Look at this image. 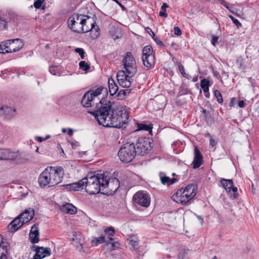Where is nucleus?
Masks as SVG:
<instances>
[{
    "mask_svg": "<svg viewBox=\"0 0 259 259\" xmlns=\"http://www.w3.org/2000/svg\"><path fill=\"white\" fill-rule=\"evenodd\" d=\"M64 175V169L60 166H48L39 175L38 182L43 188L55 186L62 181Z\"/></svg>",
    "mask_w": 259,
    "mask_h": 259,
    "instance_id": "f257e3e1",
    "label": "nucleus"
},
{
    "mask_svg": "<svg viewBox=\"0 0 259 259\" xmlns=\"http://www.w3.org/2000/svg\"><path fill=\"white\" fill-rule=\"evenodd\" d=\"M110 112L105 116L99 118L98 121L99 124L105 127H115L119 128L128 122V114L126 112L112 108Z\"/></svg>",
    "mask_w": 259,
    "mask_h": 259,
    "instance_id": "f03ea898",
    "label": "nucleus"
},
{
    "mask_svg": "<svg viewBox=\"0 0 259 259\" xmlns=\"http://www.w3.org/2000/svg\"><path fill=\"white\" fill-rule=\"evenodd\" d=\"M105 95L103 97L98 103H96V105L92 110H88V112L93 115L96 120L99 118L108 115L112 110V105L114 102L111 101L112 98L107 101L108 96V91L105 93Z\"/></svg>",
    "mask_w": 259,
    "mask_h": 259,
    "instance_id": "7ed1b4c3",
    "label": "nucleus"
},
{
    "mask_svg": "<svg viewBox=\"0 0 259 259\" xmlns=\"http://www.w3.org/2000/svg\"><path fill=\"white\" fill-rule=\"evenodd\" d=\"M104 173L101 171L98 172L88 178V182L86 183L85 191L90 194H96L99 193L101 190H104Z\"/></svg>",
    "mask_w": 259,
    "mask_h": 259,
    "instance_id": "20e7f679",
    "label": "nucleus"
},
{
    "mask_svg": "<svg viewBox=\"0 0 259 259\" xmlns=\"http://www.w3.org/2000/svg\"><path fill=\"white\" fill-rule=\"evenodd\" d=\"M136 146L132 143H126L122 145L118 152L119 159L124 163L131 162L136 157Z\"/></svg>",
    "mask_w": 259,
    "mask_h": 259,
    "instance_id": "39448f33",
    "label": "nucleus"
},
{
    "mask_svg": "<svg viewBox=\"0 0 259 259\" xmlns=\"http://www.w3.org/2000/svg\"><path fill=\"white\" fill-rule=\"evenodd\" d=\"M0 160H9L15 164L23 163L27 160L19 151L10 149H0Z\"/></svg>",
    "mask_w": 259,
    "mask_h": 259,
    "instance_id": "423d86ee",
    "label": "nucleus"
},
{
    "mask_svg": "<svg viewBox=\"0 0 259 259\" xmlns=\"http://www.w3.org/2000/svg\"><path fill=\"white\" fill-rule=\"evenodd\" d=\"M97 19V16L95 14H93V21L92 22H90L91 28L87 27L85 29H83V26H81L79 22H75V19H71V17H70L68 21V27L74 32L77 33H84L92 31L96 26H97L96 24Z\"/></svg>",
    "mask_w": 259,
    "mask_h": 259,
    "instance_id": "0eeeda50",
    "label": "nucleus"
},
{
    "mask_svg": "<svg viewBox=\"0 0 259 259\" xmlns=\"http://www.w3.org/2000/svg\"><path fill=\"white\" fill-rule=\"evenodd\" d=\"M151 141L153 142L152 139L149 138H139L135 145L137 155L144 156L147 154L152 148Z\"/></svg>",
    "mask_w": 259,
    "mask_h": 259,
    "instance_id": "6e6552de",
    "label": "nucleus"
},
{
    "mask_svg": "<svg viewBox=\"0 0 259 259\" xmlns=\"http://www.w3.org/2000/svg\"><path fill=\"white\" fill-rule=\"evenodd\" d=\"M23 46L20 39H10L4 45H0V53L6 54L19 51Z\"/></svg>",
    "mask_w": 259,
    "mask_h": 259,
    "instance_id": "1a4fd4ad",
    "label": "nucleus"
},
{
    "mask_svg": "<svg viewBox=\"0 0 259 259\" xmlns=\"http://www.w3.org/2000/svg\"><path fill=\"white\" fill-rule=\"evenodd\" d=\"M122 62L124 68L127 74L134 75L137 73V69L135 65L136 61L131 52L126 53Z\"/></svg>",
    "mask_w": 259,
    "mask_h": 259,
    "instance_id": "9d476101",
    "label": "nucleus"
},
{
    "mask_svg": "<svg viewBox=\"0 0 259 259\" xmlns=\"http://www.w3.org/2000/svg\"><path fill=\"white\" fill-rule=\"evenodd\" d=\"M105 180L104 182V189L106 188V194L109 195L113 194L115 193L120 186L119 180L116 178L109 179L104 175Z\"/></svg>",
    "mask_w": 259,
    "mask_h": 259,
    "instance_id": "9b49d317",
    "label": "nucleus"
},
{
    "mask_svg": "<svg viewBox=\"0 0 259 259\" xmlns=\"http://www.w3.org/2000/svg\"><path fill=\"white\" fill-rule=\"evenodd\" d=\"M133 201L138 205L144 207H147L150 204L151 199L147 193L138 192L134 194Z\"/></svg>",
    "mask_w": 259,
    "mask_h": 259,
    "instance_id": "f8f14e48",
    "label": "nucleus"
},
{
    "mask_svg": "<svg viewBox=\"0 0 259 259\" xmlns=\"http://www.w3.org/2000/svg\"><path fill=\"white\" fill-rule=\"evenodd\" d=\"M31 248L32 251L35 252L33 258L31 259H42L51 254V249L49 247H44L32 245Z\"/></svg>",
    "mask_w": 259,
    "mask_h": 259,
    "instance_id": "ddd939ff",
    "label": "nucleus"
},
{
    "mask_svg": "<svg viewBox=\"0 0 259 259\" xmlns=\"http://www.w3.org/2000/svg\"><path fill=\"white\" fill-rule=\"evenodd\" d=\"M126 70H119L116 74V78L119 84L123 88H130V83L127 81L128 75Z\"/></svg>",
    "mask_w": 259,
    "mask_h": 259,
    "instance_id": "4468645a",
    "label": "nucleus"
},
{
    "mask_svg": "<svg viewBox=\"0 0 259 259\" xmlns=\"http://www.w3.org/2000/svg\"><path fill=\"white\" fill-rule=\"evenodd\" d=\"M203 156L200 150L197 147L194 149V157L192 165L194 169L199 168L203 163Z\"/></svg>",
    "mask_w": 259,
    "mask_h": 259,
    "instance_id": "2eb2a0df",
    "label": "nucleus"
},
{
    "mask_svg": "<svg viewBox=\"0 0 259 259\" xmlns=\"http://www.w3.org/2000/svg\"><path fill=\"white\" fill-rule=\"evenodd\" d=\"M95 98L91 95L90 92H86L82 97L81 101V105L86 108H90L94 106Z\"/></svg>",
    "mask_w": 259,
    "mask_h": 259,
    "instance_id": "dca6fc26",
    "label": "nucleus"
},
{
    "mask_svg": "<svg viewBox=\"0 0 259 259\" xmlns=\"http://www.w3.org/2000/svg\"><path fill=\"white\" fill-rule=\"evenodd\" d=\"M15 109L12 107L4 106L0 107V115L9 119L14 116Z\"/></svg>",
    "mask_w": 259,
    "mask_h": 259,
    "instance_id": "f3484780",
    "label": "nucleus"
},
{
    "mask_svg": "<svg viewBox=\"0 0 259 259\" xmlns=\"http://www.w3.org/2000/svg\"><path fill=\"white\" fill-rule=\"evenodd\" d=\"M34 215V210L33 208H29L25 209L23 212L20 214L18 216L25 223L30 221L33 218Z\"/></svg>",
    "mask_w": 259,
    "mask_h": 259,
    "instance_id": "a211bd4d",
    "label": "nucleus"
},
{
    "mask_svg": "<svg viewBox=\"0 0 259 259\" xmlns=\"http://www.w3.org/2000/svg\"><path fill=\"white\" fill-rule=\"evenodd\" d=\"M108 83L110 97H113L114 98L115 96L118 91V87L112 77L109 78Z\"/></svg>",
    "mask_w": 259,
    "mask_h": 259,
    "instance_id": "6ab92c4d",
    "label": "nucleus"
},
{
    "mask_svg": "<svg viewBox=\"0 0 259 259\" xmlns=\"http://www.w3.org/2000/svg\"><path fill=\"white\" fill-rule=\"evenodd\" d=\"M60 210L62 212L70 214H74L77 212L76 208L73 205L69 203L62 205L60 207Z\"/></svg>",
    "mask_w": 259,
    "mask_h": 259,
    "instance_id": "aec40b11",
    "label": "nucleus"
},
{
    "mask_svg": "<svg viewBox=\"0 0 259 259\" xmlns=\"http://www.w3.org/2000/svg\"><path fill=\"white\" fill-rule=\"evenodd\" d=\"M143 63L148 69L153 68L155 65V56L142 57Z\"/></svg>",
    "mask_w": 259,
    "mask_h": 259,
    "instance_id": "412c9836",
    "label": "nucleus"
},
{
    "mask_svg": "<svg viewBox=\"0 0 259 259\" xmlns=\"http://www.w3.org/2000/svg\"><path fill=\"white\" fill-rule=\"evenodd\" d=\"M120 244L117 241H115L112 237H108L106 241L105 245L107 247V250L111 251L119 247Z\"/></svg>",
    "mask_w": 259,
    "mask_h": 259,
    "instance_id": "4be33fe9",
    "label": "nucleus"
},
{
    "mask_svg": "<svg viewBox=\"0 0 259 259\" xmlns=\"http://www.w3.org/2000/svg\"><path fill=\"white\" fill-rule=\"evenodd\" d=\"M137 129L136 131H148L150 134H152L153 125L151 123L147 124L146 122L137 123Z\"/></svg>",
    "mask_w": 259,
    "mask_h": 259,
    "instance_id": "5701e85b",
    "label": "nucleus"
},
{
    "mask_svg": "<svg viewBox=\"0 0 259 259\" xmlns=\"http://www.w3.org/2000/svg\"><path fill=\"white\" fill-rule=\"evenodd\" d=\"M96 87V86L94 88H92L89 91H88V92H90L91 95L93 96L95 98L100 95L102 92L105 93L108 91L107 88L103 86L100 85V87H98L96 89H94Z\"/></svg>",
    "mask_w": 259,
    "mask_h": 259,
    "instance_id": "b1692460",
    "label": "nucleus"
},
{
    "mask_svg": "<svg viewBox=\"0 0 259 259\" xmlns=\"http://www.w3.org/2000/svg\"><path fill=\"white\" fill-rule=\"evenodd\" d=\"M131 89H125L121 90L115 96L114 98L117 100H122L125 99L127 96L129 95L131 92Z\"/></svg>",
    "mask_w": 259,
    "mask_h": 259,
    "instance_id": "393cba45",
    "label": "nucleus"
},
{
    "mask_svg": "<svg viewBox=\"0 0 259 259\" xmlns=\"http://www.w3.org/2000/svg\"><path fill=\"white\" fill-rule=\"evenodd\" d=\"M220 183L221 186L226 190L227 192L229 189L231 188L233 186V182L231 179H226L222 178L220 180Z\"/></svg>",
    "mask_w": 259,
    "mask_h": 259,
    "instance_id": "a878e982",
    "label": "nucleus"
},
{
    "mask_svg": "<svg viewBox=\"0 0 259 259\" xmlns=\"http://www.w3.org/2000/svg\"><path fill=\"white\" fill-rule=\"evenodd\" d=\"M87 182L88 177H85L77 182L73 183L74 187H75V191L82 190L83 187L86 185V183Z\"/></svg>",
    "mask_w": 259,
    "mask_h": 259,
    "instance_id": "bb28decb",
    "label": "nucleus"
},
{
    "mask_svg": "<svg viewBox=\"0 0 259 259\" xmlns=\"http://www.w3.org/2000/svg\"><path fill=\"white\" fill-rule=\"evenodd\" d=\"M197 185L195 184H190L186 186L185 188H183V192L190 195L191 193L194 192L197 194Z\"/></svg>",
    "mask_w": 259,
    "mask_h": 259,
    "instance_id": "cd10ccee",
    "label": "nucleus"
},
{
    "mask_svg": "<svg viewBox=\"0 0 259 259\" xmlns=\"http://www.w3.org/2000/svg\"><path fill=\"white\" fill-rule=\"evenodd\" d=\"M160 180L163 185H167L168 186L172 185L178 181V179L176 178H173L171 179L166 176L160 177Z\"/></svg>",
    "mask_w": 259,
    "mask_h": 259,
    "instance_id": "c85d7f7f",
    "label": "nucleus"
},
{
    "mask_svg": "<svg viewBox=\"0 0 259 259\" xmlns=\"http://www.w3.org/2000/svg\"><path fill=\"white\" fill-rule=\"evenodd\" d=\"M185 194L184 196L182 197V199L181 201V204L183 205H187L189 204V201L192 199L196 195V193L192 192L191 194L190 193V195L184 193Z\"/></svg>",
    "mask_w": 259,
    "mask_h": 259,
    "instance_id": "c756f323",
    "label": "nucleus"
},
{
    "mask_svg": "<svg viewBox=\"0 0 259 259\" xmlns=\"http://www.w3.org/2000/svg\"><path fill=\"white\" fill-rule=\"evenodd\" d=\"M150 56H155L153 53V48L151 46L147 45L144 47L142 50V57H146Z\"/></svg>",
    "mask_w": 259,
    "mask_h": 259,
    "instance_id": "7c9ffc66",
    "label": "nucleus"
},
{
    "mask_svg": "<svg viewBox=\"0 0 259 259\" xmlns=\"http://www.w3.org/2000/svg\"><path fill=\"white\" fill-rule=\"evenodd\" d=\"M18 220V218H15L9 224L8 229L11 233L16 232L20 228V226H18L16 224Z\"/></svg>",
    "mask_w": 259,
    "mask_h": 259,
    "instance_id": "2f4dec72",
    "label": "nucleus"
},
{
    "mask_svg": "<svg viewBox=\"0 0 259 259\" xmlns=\"http://www.w3.org/2000/svg\"><path fill=\"white\" fill-rule=\"evenodd\" d=\"M82 238V235L80 232H73L72 237L71 239L72 241L75 242L77 244L82 245L80 242Z\"/></svg>",
    "mask_w": 259,
    "mask_h": 259,
    "instance_id": "473e14b6",
    "label": "nucleus"
},
{
    "mask_svg": "<svg viewBox=\"0 0 259 259\" xmlns=\"http://www.w3.org/2000/svg\"><path fill=\"white\" fill-rule=\"evenodd\" d=\"M227 193L230 195V198L232 199H236L239 197L238 189L236 187L232 186L231 188L227 190Z\"/></svg>",
    "mask_w": 259,
    "mask_h": 259,
    "instance_id": "72a5a7b5",
    "label": "nucleus"
},
{
    "mask_svg": "<svg viewBox=\"0 0 259 259\" xmlns=\"http://www.w3.org/2000/svg\"><path fill=\"white\" fill-rule=\"evenodd\" d=\"M106 240L104 235H102L100 237H94L92 239L91 243L94 246H98L99 244L105 242L106 243Z\"/></svg>",
    "mask_w": 259,
    "mask_h": 259,
    "instance_id": "f704fd0d",
    "label": "nucleus"
},
{
    "mask_svg": "<svg viewBox=\"0 0 259 259\" xmlns=\"http://www.w3.org/2000/svg\"><path fill=\"white\" fill-rule=\"evenodd\" d=\"M79 69L84 71L87 73L91 69L90 64L86 62L85 61H81L79 62Z\"/></svg>",
    "mask_w": 259,
    "mask_h": 259,
    "instance_id": "c9c22d12",
    "label": "nucleus"
},
{
    "mask_svg": "<svg viewBox=\"0 0 259 259\" xmlns=\"http://www.w3.org/2000/svg\"><path fill=\"white\" fill-rule=\"evenodd\" d=\"M83 16L87 17V19L81 18L79 22L80 23L81 26H83V29H85V25L87 24V23H88L89 24H90V22H92L93 16L88 15H85Z\"/></svg>",
    "mask_w": 259,
    "mask_h": 259,
    "instance_id": "e433bc0d",
    "label": "nucleus"
},
{
    "mask_svg": "<svg viewBox=\"0 0 259 259\" xmlns=\"http://www.w3.org/2000/svg\"><path fill=\"white\" fill-rule=\"evenodd\" d=\"M177 64L178 65L179 70L182 76L187 79H189L190 76L188 74L185 72L184 67L181 64L180 62H177Z\"/></svg>",
    "mask_w": 259,
    "mask_h": 259,
    "instance_id": "4c0bfd02",
    "label": "nucleus"
},
{
    "mask_svg": "<svg viewBox=\"0 0 259 259\" xmlns=\"http://www.w3.org/2000/svg\"><path fill=\"white\" fill-rule=\"evenodd\" d=\"M168 7V5L166 3H163L161 7V11L159 12V16L161 17H163L164 18H166L168 16L167 14L166 13V8Z\"/></svg>",
    "mask_w": 259,
    "mask_h": 259,
    "instance_id": "58836bf2",
    "label": "nucleus"
},
{
    "mask_svg": "<svg viewBox=\"0 0 259 259\" xmlns=\"http://www.w3.org/2000/svg\"><path fill=\"white\" fill-rule=\"evenodd\" d=\"M204 119L206 124L210 126L214 121V118L212 116L210 113L204 115Z\"/></svg>",
    "mask_w": 259,
    "mask_h": 259,
    "instance_id": "ea45409f",
    "label": "nucleus"
},
{
    "mask_svg": "<svg viewBox=\"0 0 259 259\" xmlns=\"http://www.w3.org/2000/svg\"><path fill=\"white\" fill-rule=\"evenodd\" d=\"M189 90L187 88H186L184 85L182 84L180 87L178 95L183 96L187 95L189 94Z\"/></svg>",
    "mask_w": 259,
    "mask_h": 259,
    "instance_id": "a19ab883",
    "label": "nucleus"
},
{
    "mask_svg": "<svg viewBox=\"0 0 259 259\" xmlns=\"http://www.w3.org/2000/svg\"><path fill=\"white\" fill-rule=\"evenodd\" d=\"M29 238L30 240V241L34 245L36 243H37L39 241V235L38 234H32V235H29Z\"/></svg>",
    "mask_w": 259,
    "mask_h": 259,
    "instance_id": "79ce46f5",
    "label": "nucleus"
},
{
    "mask_svg": "<svg viewBox=\"0 0 259 259\" xmlns=\"http://www.w3.org/2000/svg\"><path fill=\"white\" fill-rule=\"evenodd\" d=\"M114 228L112 227H109L104 230V233L108 235V237H112L115 234Z\"/></svg>",
    "mask_w": 259,
    "mask_h": 259,
    "instance_id": "37998d69",
    "label": "nucleus"
},
{
    "mask_svg": "<svg viewBox=\"0 0 259 259\" xmlns=\"http://www.w3.org/2000/svg\"><path fill=\"white\" fill-rule=\"evenodd\" d=\"M213 93H214V96L215 97V98L217 99L218 103L220 104L223 103V97H222L221 92L219 90H215L214 91Z\"/></svg>",
    "mask_w": 259,
    "mask_h": 259,
    "instance_id": "c03bdc74",
    "label": "nucleus"
},
{
    "mask_svg": "<svg viewBox=\"0 0 259 259\" xmlns=\"http://www.w3.org/2000/svg\"><path fill=\"white\" fill-rule=\"evenodd\" d=\"M211 85L209 80L207 78H203L200 81V87L201 89L209 88Z\"/></svg>",
    "mask_w": 259,
    "mask_h": 259,
    "instance_id": "a18cd8bd",
    "label": "nucleus"
},
{
    "mask_svg": "<svg viewBox=\"0 0 259 259\" xmlns=\"http://www.w3.org/2000/svg\"><path fill=\"white\" fill-rule=\"evenodd\" d=\"M183 188H181L177 190V191L173 194L172 196V198L174 199V200L176 201L178 200L179 199V198H180L181 196L182 195V194L184 193L183 192Z\"/></svg>",
    "mask_w": 259,
    "mask_h": 259,
    "instance_id": "49530a36",
    "label": "nucleus"
},
{
    "mask_svg": "<svg viewBox=\"0 0 259 259\" xmlns=\"http://www.w3.org/2000/svg\"><path fill=\"white\" fill-rule=\"evenodd\" d=\"M49 71L53 75L60 76L61 75L60 71L58 70L56 66H52L49 68Z\"/></svg>",
    "mask_w": 259,
    "mask_h": 259,
    "instance_id": "de8ad7c7",
    "label": "nucleus"
},
{
    "mask_svg": "<svg viewBox=\"0 0 259 259\" xmlns=\"http://www.w3.org/2000/svg\"><path fill=\"white\" fill-rule=\"evenodd\" d=\"M34 234L39 235L38 224H34L31 228L29 235H32Z\"/></svg>",
    "mask_w": 259,
    "mask_h": 259,
    "instance_id": "09e8293b",
    "label": "nucleus"
},
{
    "mask_svg": "<svg viewBox=\"0 0 259 259\" xmlns=\"http://www.w3.org/2000/svg\"><path fill=\"white\" fill-rule=\"evenodd\" d=\"M8 22L4 18L0 17V30L7 28Z\"/></svg>",
    "mask_w": 259,
    "mask_h": 259,
    "instance_id": "8fccbe9b",
    "label": "nucleus"
},
{
    "mask_svg": "<svg viewBox=\"0 0 259 259\" xmlns=\"http://www.w3.org/2000/svg\"><path fill=\"white\" fill-rule=\"evenodd\" d=\"M0 243H1L0 247L2 246V248L3 250V251H1V253H4L6 256H7V254L8 253V243L7 242H6V243L5 244L3 241H2Z\"/></svg>",
    "mask_w": 259,
    "mask_h": 259,
    "instance_id": "3c124183",
    "label": "nucleus"
},
{
    "mask_svg": "<svg viewBox=\"0 0 259 259\" xmlns=\"http://www.w3.org/2000/svg\"><path fill=\"white\" fill-rule=\"evenodd\" d=\"M74 52L79 55L81 59H83L85 58V52L83 49L80 48H75Z\"/></svg>",
    "mask_w": 259,
    "mask_h": 259,
    "instance_id": "603ef678",
    "label": "nucleus"
},
{
    "mask_svg": "<svg viewBox=\"0 0 259 259\" xmlns=\"http://www.w3.org/2000/svg\"><path fill=\"white\" fill-rule=\"evenodd\" d=\"M138 242L133 239H130L129 240V244L132 247L134 250L138 249Z\"/></svg>",
    "mask_w": 259,
    "mask_h": 259,
    "instance_id": "864d4df0",
    "label": "nucleus"
},
{
    "mask_svg": "<svg viewBox=\"0 0 259 259\" xmlns=\"http://www.w3.org/2000/svg\"><path fill=\"white\" fill-rule=\"evenodd\" d=\"M188 253V249H184L179 251L178 259H184L186 255Z\"/></svg>",
    "mask_w": 259,
    "mask_h": 259,
    "instance_id": "5fc2aeb1",
    "label": "nucleus"
},
{
    "mask_svg": "<svg viewBox=\"0 0 259 259\" xmlns=\"http://www.w3.org/2000/svg\"><path fill=\"white\" fill-rule=\"evenodd\" d=\"M45 0H36L34 1L33 6L36 9H39L41 8L42 4Z\"/></svg>",
    "mask_w": 259,
    "mask_h": 259,
    "instance_id": "6e6d98bb",
    "label": "nucleus"
},
{
    "mask_svg": "<svg viewBox=\"0 0 259 259\" xmlns=\"http://www.w3.org/2000/svg\"><path fill=\"white\" fill-rule=\"evenodd\" d=\"M237 64L238 65L239 68L244 69L245 65L244 64V60L242 57H239L237 60Z\"/></svg>",
    "mask_w": 259,
    "mask_h": 259,
    "instance_id": "4d7b16f0",
    "label": "nucleus"
},
{
    "mask_svg": "<svg viewBox=\"0 0 259 259\" xmlns=\"http://www.w3.org/2000/svg\"><path fill=\"white\" fill-rule=\"evenodd\" d=\"M61 187L65 188L66 190L69 191H75V187H74L73 183L63 185Z\"/></svg>",
    "mask_w": 259,
    "mask_h": 259,
    "instance_id": "13d9d810",
    "label": "nucleus"
},
{
    "mask_svg": "<svg viewBox=\"0 0 259 259\" xmlns=\"http://www.w3.org/2000/svg\"><path fill=\"white\" fill-rule=\"evenodd\" d=\"M229 17L232 20L233 23L236 25L238 28L242 26L241 23L239 21V20L235 19L233 16L230 15Z\"/></svg>",
    "mask_w": 259,
    "mask_h": 259,
    "instance_id": "bf43d9fd",
    "label": "nucleus"
},
{
    "mask_svg": "<svg viewBox=\"0 0 259 259\" xmlns=\"http://www.w3.org/2000/svg\"><path fill=\"white\" fill-rule=\"evenodd\" d=\"M219 37L214 35H211V43L215 47L218 43V39Z\"/></svg>",
    "mask_w": 259,
    "mask_h": 259,
    "instance_id": "052dcab7",
    "label": "nucleus"
},
{
    "mask_svg": "<svg viewBox=\"0 0 259 259\" xmlns=\"http://www.w3.org/2000/svg\"><path fill=\"white\" fill-rule=\"evenodd\" d=\"M211 69H212V72L213 74V75L216 77L218 79H220L222 80V78H221V76L219 73V72H218L217 71L215 70L214 69V68L211 66Z\"/></svg>",
    "mask_w": 259,
    "mask_h": 259,
    "instance_id": "680f3d73",
    "label": "nucleus"
},
{
    "mask_svg": "<svg viewBox=\"0 0 259 259\" xmlns=\"http://www.w3.org/2000/svg\"><path fill=\"white\" fill-rule=\"evenodd\" d=\"M174 32L175 35L180 36L182 34V31L179 27H175Z\"/></svg>",
    "mask_w": 259,
    "mask_h": 259,
    "instance_id": "e2e57ef3",
    "label": "nucleus"
},
{
    "mask_svg": "<svg viewBox=\"0 0 259 259\" xmlns=\"http://www.w3.org/2000/svg\"><path fill=\"white\" fill-rule=\"evenodd\" d=\"M96 29H97V30H96L95 33L91 34L92 38L93 39H95V38H97L100 35V31H99V27H97V28Z\"/></svg>",
    "mask_w": 259,
    "mask_h": 259,
    "instance_id": "0e129e2a",
    "label": "nucleus"
},
{
    "mask_svg": "<svg viewBox=\"0 0 259 259\" xmlns=\"http://www.w3.org/2000/svg\"><path fill=\"white\" fill-rule=\"evenodd\" d=\"M220 3L223 6L226 7L228 10H230V7L229 6V4L227 2H226L225 0H220Z\"/></svg>",
    "mask_w": 259,
    "mask_h": 259,
    "instance_id": "69168bd1",
    "label": "nucleus"
},
{
    "mask_svg": "<svg viewBox=\"0 0 259 259\" xmlns=\"http://www.w3.org/2000/svg\"><path fill=\"white\" fill-rule=\"evenodd\" d=\"M210 140H209V144L210 146H211L212 147H214L216 146L217 144V141H216L215 140H214L213 138H212V136H210Z\"/></svg>",
    "mask_w": 259,
    "mask_h": 259,
    "instance_id": "338daca9",
    "label": "nucleus"
},
{
    "mask_svg": "<svg viewBox=\"0 0 259 259\" xmlns=\"http://www.w3.org/2000/svg\"><path fill=\"white\" fill-rule=\"evenodd\" d=\"M155 42L159 46L164 47V45L157 37H155L153 38Z\"/></svg>",
    "mask_w": 259,
    "mask_h": 259,
    "instance_id": "774afa93",
    "label": "nucleus"
}]
</instances>
